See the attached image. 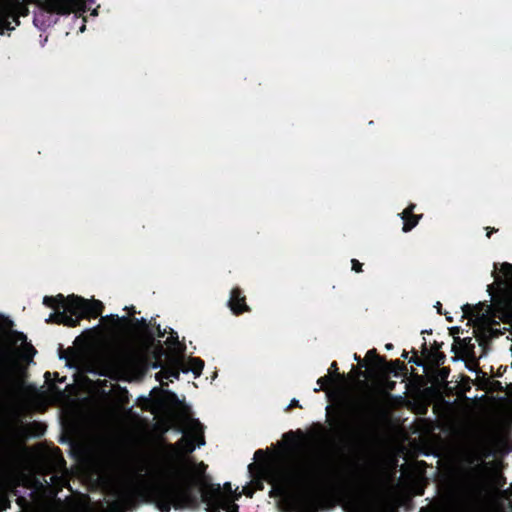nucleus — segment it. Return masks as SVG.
<instances>
[{
	"mask_svg": "<svg viewBox=\"0 0 512 512\" xmlns=\"http://www.w3.org/2000/svg\"><path fill=\"white\" fill-rule=\"evenodd\" d=\"M182 431L183 437L166 448L169 470L151 486L153 501L162 512H169L172 507L193 506L197 501L193 487L199 484L206 468L204 463H194L187 457L196 446L204 444L202 425L195 419H187Z\"/></svg>",
	"mask_w": 512,
	"mask_h": 512,
	"instance_id": "f257e3e1",
	"label": "nucleus"
},
{
	"mask_svg": "<svg viewBox=\"0 0 512 512\" xmlns=\"http://www.w3.org/2000/svg\"><path fill=\"white\" fill-rule=\"evenodd\" d=\"M149 349L145 342L122 349L110 361L113 373L119 377H128L141 371L147 364Z\"/></svg>",
	"mask_w": 512,
	"mask_h": 512,
	"instance_id": "f03ea898",
	"label": "nucleus"
},
{
	"mask_svg": "<svg viewBox=\"0 0 512 512\" xmlns=\"http://www.w3.org/2000/svg\"><path fill=\"white\" fill-rule=\"evenodd\" d=\"M44 304L56 310L63 309L62 312L58 311L51 314L47 322L75 326L79 319L83 317L85 299L74 295L67 298L58 295L56 297H45Z\"/></svg>",
	"mask_w": 512,
	"mask_h": 512,
	"instance_id": "7ed1b4c3",
	"label": "nucleus"
},
{
	"mask_svg": "<svg viewBox=\"0 0 512 512\" xmlns=\"http://www.w3.org/2000/svg\"><path fill=\"white\" fill-rule=\"evenodd\" d=\"M497 265L494 264L492 275L494 277L493 288L496 294L493 295L495 305L507 315H512V265L501 264L499 273L496 272Z\"/></svg>",
	"mask_w": 512,
	"mask_h": 512,
	"instance_id": "20e7f679",
	"label": "nucleus"
},
{
	"mask_svg": "<svg viewBox=\"0 0 512 512\" xmlns=\"http://www.w3.org/2000/svg\"><path fill=\"white\" fill-rule=\"evenodd\" d=\"M240 493L232 491L229 483L223 488H212L211 491L203 495L204 501L207 503L209 512H237L238 506L234 503L240 497Z\"/></svg>",
	"mask_w": 512,
	"mask_h": 512,
	"instance_id": "39448f33",
	"label": "nucleus"
},
{
	"mask_svg": "<svg viewBox=\"0 0 512 512\" xmlns=\"http://www.w3.org/2000/svg\"><path fill=\"white\" fill-rule=\"evenodd\" d=\"M204 363L199 358H189L188 360H180L176 359L172 366L162 369L157 373L156 377L161 382L162 385L166 384L165 380L172 381L173 379H178L179 371L183 372L191 371L193 374L198 377L201 374Z\"/></svg>",
	"mask_w": 512,
	"mask_h": 512,
	"instance_id": "423d86ee",
	"label": "nucleus"
},
{
	"mask_svg": "<svg viewBox=\"0 0 512 512\" xmlns=\"http://www.w3.org/2000/svg\"><path fill=\"white\" fill-rule=\"evenodd\" d=\"M38 3L50 12L67 14L84 10L83 0H38Z\"/></svg>",
	"mask_w": 512,
	"mask_h": 512,
	"instance_id": "0eeeda50",
	"label": "nucleus"
},
{
	"mask_svg": "<svg viewBox=\"0 0 512 512\" xmlns=\"http://www.w3.org/2000/svg\"><path fill=\"white\" fill-rule=\"evenodd\" d=\"M229 307L235 314L248 310V307L245 304V298L241 297V292L239 289L232 290L229 300Z\"/></svg>",
	"mask_w": 512,
	"mask_h": 512,
	"instance_id": "6e6552de",
	"label": "nucleus"
},
{
	"mask_svg": "<svg viewBox=\"0 0 512 512\" xmlns=\"http://www.w3.org/2000/svg\"><path fill=\"white\" fill-rule=\"evenodd\" d=\"M414 208H415V205H410L401 214V218L404 222V225H403L404 232L410 231L412 228H414L418 224L420 216H416V215L412 214Z\"/></svg>",
	"mask_w": 512,
	"mask_h": 512,
	"instance_id": "1a4fd4ad",
	"label": "nucleus"
},
{
	"mask_svg": "<svg viewBox=\"0 0 512 512\" xmlns=\"http://www.w3.org/2000/svg\"><path fill=\"white\" fill-rule=\"evenodd\" d=\"M102 310V303L100 301H87L85 300L83 317H97Z\"/></svg>",
	"mask_w": 512,
	"mask_h": 512,
	"instance_id": "9d476101",
	"label": "nucleus"
},
{
	"mask_svg": "<svg viewBox=\"0 0 512 512\" xmlns=\"http://www.w3.org/2000/svg\"><path fill=\"white\" fill-rule=\"evenodd\" d=\"M10 381H11L10 369L4 365L0 371V390L7 389Z\"/></svg>",
	"mask_w": 512,
	"mask_h": 512,
	"instance_id": "9b49d317",
	"label": "nucleus"
},
{
	"mask_svg": "<svg viewBox=\"0 0 512 512\" xmlns=\"http://www.w3.org/2000/svg\"><path fill=\"white\" fill-rule=\"evenodd\" d=\"M330 382V378L325 376L318 379L317 384L319 388H316L315 391L325 389L326 385Z\"/></svg>",
	"mask_w": 512,
	"mask_h": 512,
	"instance_id": "f8f14e48",
	"label": "nucleus"
},
{
	"mask_svg": "<svg viewBox=\"0 0 512 512\" xmlns=\"http://www.w3.org/2000/svg\"><path fill=\"white\" fill-rule=\"evenodd\" d=\"M361 266L362 265L358 260H356V259L352 260V270H354L355 272H360Z\"/></svg>",
	"mask_w": 512,
	"mask_h": 512,
	"instance_id": "ddd939ff",
	"label": "nucleus"
},
{
	"mask_svg": "<svg viewBox=\"0 0 512 512\" xmlns=\"http://www.w3.org/2000/svg\"><path fill=\"white\" fill-rule=\"evenodd\" d=\"M373 356H375L374 351H369L366 355V358H373Z\"/></svg>",
	"mask_w": 512,
	"mask_h": 512,
	"instance_id": "4468645a",
	"label": "nucleus"
},
{
	"mask_svg": "<svg viewBox=\"0 0 512 512\" xmlns=\"http://www.w3.org/2000/svg\"><path fill=\"white\" fill-rule=\"evenodd\" d=\"M331 369H335V370L337 369V366H336V363H335V362H334V363H332V365H331Z\"/></svg>",
	"mask_w": 512,
	"mask_h": 512,
	"instance_id": "2eb2a0df",
	"label": "nucleus"
},
{
	"mask_svg": "<svg viewBox=\"0 0 512 512\" xmlns=\"http://www.w3.org/2000/svg\"><path fill=\"white\" fill-rule=\"evenodd\" d=\"M386 348H387V349H391V348H392V345H391V344H387V345H386Z\"/></svg>",
	"mask_w": 512,
	"mask_h": 512,
	"instance_id": "dca6fc26",
	"label": "nucleus"
},
{
	"mask_svg": "<svg viewBox=\"0 0 512 512\" xmlns=\"http://www.w3.org/2000/svg\"><path fill=\"white\" fill-rule=\"evenodd\" d=\"M261 453V451H256L255 455L258 456Z\"/></svg>",
	"mask_w": 512,
	"mask_h": 512,
	"instance_id": "f3484780",
	"label": "nucleus"
},
{
	"mask_svg": "<svg viewBox=\"0 0 512 512\" xmlns=\"http://www.w3.org/2000/svg\"><path fill=\"white\" fill-rule=\"evenodd\" d=\"M491 232H492V230H491V231H488V233H487V237H490Z\"/></svg>",
	"mask_w": 512,
	"mask_h": 512,
	"instance_id": "a211bd4d",
	"label": "nucleus"
}]
</instances>
